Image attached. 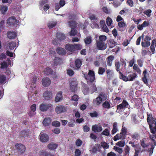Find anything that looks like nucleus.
<instances>
[{
  "label": "nucleus",
  "instance_id": "f8f14e48",
  "mask_svg": "<svg viewBox=\"0 0 156 156\" xmlns=\"http://www.w3.org/2000/svg\"><path fill=\"white\" fill-rule=\"evenodd\" d=\"M49 139V136L47 134L41 132L40 135V140L42 142H47Z\"/></svg>",
  "mask_w": 156,
  "mask_h": 156
},
{
  "label": "nucleus",
  "instance_id": "5701e85b",
  "mask_svg": "<svg viewBox=\"0 0 156 156\" xmlns=\"http://www.w3.org/2000/svg\"><path fill=\"white\" fill-rule=\"evenodd\" d=\"M79 99V97L78 95L76 94H74V95L73 96L71 99L72 101H74V102L73 103V104L74 106H77L78 104V101Z\"/></svg>",
  "mask_w": 156,
  "mask_h": 156
},
{
  "label": "nucleus",
  "instance_id": "69168bd1",
  "mask_svg": "<svg viewBox=\"0 0 156 156\" xmlns=\"http://www.w3.org/2000/svg\"><path fill=\"white\" fill-rule=\"evenodd\" d=\"M90 26L93 28H99V26L98 23H96V22H93V23H91L90 24Z\"/></svg>",
  "mask_w": 156,
  "mask_h": 156
},
{
  "label": "nucleus",
  "instance_id": "39448f33",
  "mask_svg": "<svg viewBox=\"0 0 156 156\" xmlns=\"http://www.w3.org/2000/svg\"><path fill=\"white\" fill-rule=\"evenodd\" d=\"M84 76L86 79L87 81H93L95 79V74L94 72L92 71L91 70H89L88 74H84Z\"/></svg>",
  "mask_w": 156,
  "mask_h": 156
},
{
  "label": "nucleus",
  "instance_id": "6e6552de",
  "mask_svg": "<svg viewBox=\"0 0 156 156\" xmlns=\"http://www.w3.org/2000/svg\"><path fill=\"white\" fill-rule=\"evenodd\" d=\"M96 44L97 48L100 50H103L107 48V45L105 43L102 42L100 39H99L98 41H97Z\"/></svg>",
  "mask_w": 156,
  "mask_h": 156
},
{
  "label": "nucleus",
  "instance_id": "bf43d9fd",
  "mask_svg": "<svg viewBox=\"0 0 156 156\" xmlns=\"http://www.w3.org/2000/svg\"><path fill=\"white\" fill-rule=\"evenodd\" d=\"M8 67L7 61L6 62H3L1 63V69H5L7 68Z\"/></svg>",
  "mask_w": 156,
  "mask_h": 156
},
{
  "label": "nucleus",
  "instance_id": "09e8293b",
  "mask_svg": "<svg viewBox=\"0 0 156 156\" xmlns=\"http://www.w3.org/2000/svg\"><path fill=\"white\" fill-rule=\"evenodd\" d=\"M57 51L58 54L60 55L64 54L66 53L64 49L62 48H58Z\"/></svg>",
  "mask_w": 156,
  "mask_h": 156
},
{
  "label": "nucleus",
  "instance_id": "72a5a7b5",
  "mask_svg": "<svg viewBox=\"0 0 156 156\" xmlns=\"http://www.w3.org/2000/svg\"><path fill=\"white\" fill-rule=\"evenodd\" d=\"M57 146L58 145L56 144L53 143L49 144L48 145V148L50 149H52V150L56 148Z\"/></svg>",
  "mask_w": 156,
  "mask_h": 156
},
{
  "label": "nucleus",
  "instance_id": "5fc2aeb1",
  "mask_svg": "<svg viewBox=\"0 0 156 156\" xmlns=\"http://www.w3.org/2000/svg\"><path fill=\"white\" fill-rule=\"evenodd\" d=\"M144 34H142V35L140 37L138 38L137 40L136 41V45H138L140 44L141 41V39L142 38L143 40V38L144 37Z\"/></svg>",
  "mask_w": 156,
  "mask_h": 156
},
{
  "label": "nucleus",
  "instance_id": "cd10ccee",
  "mask_svg": "<svg viewBox=\"0 0 156 156\" xmlns=\"http://www.w3.org/2000/svg\"><path fill=\"white\" fill-rule=\"evenodd\" d=\"M75 47L74 45L70 44H67L65 46V48L67 50L69 51H73L75 50Z\"/></svg>",
  "mask_w": 156,
  "mask_h": 156
},
{
  "label": "nucleus",
  "instance_id": "f257e3e1",
  "mask_svg": "<svg viewBox=\"0 0 156 156\" xmlns=\"http://www.w3.org/2000/svg\"><path fill=\"white\" fill-rule=\"evenodd\" d=\"M37 78L36 77H34L32 80H30V91L28 94V98L30 101H36L35 97L36 94H37V90H35L36 87L35 83L36 82Z\"/></svg>",
  "mask_w": 156,
  "mask_h": 156
},
{
  "label": "nucleus",
  "instance_id": "680f3d73",
  "mask_svg": "<svg viewBox=\"0 0 156 156\" xmlns=\"http://www.w3.org/2000/svg\"><path fill=\"white\" fill-rule=\"evenodd\" d=\"M99 39L102 42L105 43V41L107 39V37L105 35H100L99 37Z\"/></svg>",
  "mask_w": 156,
  "mask_h": 156
},
{
  "label": "nucleus",
  "instance_id": "338daca9",
  "mask_svg": "<svg viewBox=\"0 0 156 156\" xmlns=\"http://www.w3.org/2000/svg\"><path fill=\"white\" fill-rule=\"evenodd\" d=\"M81 151L79 149H76L75 151V155L76 156H80L81 155Z\"/></svg>",
  "mask_w": 156,
  "mask_h": 156
},
{
  "label": "nucleus",
  "instance_id": "b1692460",
  "mask_svg": "<svg viewBox=\"0 0 156 156\" xmlns=\"http://www.w3.org/2000/svg\"><path fill=\"white\" fill-rule=\"evenodd\" d=\"M51 122V120L50 118H45L43 121V123L44 126H47L50 125Z\"/></svg>",
  "mask_w": 156,
  "mask_h": 156
},
{
  "label": "nucleus",
  "instance_id": "393cba45",
  "mask_svg": "<svg viewBox=\"0 0 156 156\" xmlns=\"http://www.w3.org/2000/svg\"><path fill=\"white\" fill-rule=\"evenodd\" d=\"M57 23L56 21H51L48 22V26L49 28H52L55 27Z\"/></svg>",
  "mask_w": 156,
  "mask_h": 156
},
{
  "label": "nucleus",
  "instance_id": "de8ad7c7",
  "mask_svg": "<svg viewBox=\"0 0 156 156\" xmlns=\"http://www.w3.org/2000/svg\"><path fill=\"white\" fill-rule=\"evenodd\" d=\"M151 142H152L151 144V148L150 150H149V151L150 152L149 155L150 156L151 155H152V154H153L154 149L156 145V144H154L153 142H152V141H151Z\"/></svg>",
  "mask_w": 156,
  "mask_h": 156
},
{
  "label": "nucleus",
  "instance_id": "9d476101",
  "mask_svg": "<svg viewBox=\"0 0 156 156\" xmlns=\"http://www.w3.org/2000/svg\"><path fill=\"white\" fill-rule=\"evenodd\" d=\"M51 81L50 78L48 77H44L41 80V83L42 85L44 86L47 87L49 86L51 83Z\"/></svg>",
  "mask_w": 156,
  "mask_h": 156
},
{
  "label": "nucleus",
  "instance_id": "dca6fc26",
  "mask_svg": "<svg viewBox=\"0 0 156 156\" xmlns=\"http://www.w3.org/2000/svg\"><path fill=\"white\" fill-rule=\"evenodd\" d=\"M53 94L51 91H46L43 94V97L45 99H48L52 97Z\"/></svg>",
  "mask_w": 156,
  "mask_h": 156
},
{
  "label": "nucleus",
  "instance_id": "c85d7f7f",
  "mask_svg": "<svg viewBox=\"0 0 156 156\" xmlns=\"http://www.w3.org/2000/svg\"><path fill=\"white\" fill-rule=\"evenodd\" d=\"M106 22L107 25L110 28L114 27V26L112 25V20L110 17H108L106 19Z\"/></svg>",
  "mask_w": 156,
  "mask_h": 156
},
{
  "label": "nucleus",
  "instance_id": "ea45409f",
  "mask_svg": "<svg viewBox=\"0 0 156 156\" xmlns=\"http://www.w3.org/2000/svg\"><path fill=\"white\" fill-rule=\"evenodd\" d=\"M84 42L86 44H89L91 43L92 41V37L90 36H88L85 39Z\"/></svg>",
  "mask_w": 156,
  "mask_h": 156
},
{
  "label": "nucleus",
  "instance_id": "7ed1b4c3",
  "mask_svg": "<svg viewBox=\"0 0 156 156\" xmlns=\"http://www.w3.org/2000/svg\"><path fill=\"white\" fill-rule=\"evenodd\" d=\"M137 76L136 73L129 74L127 76L123 75L121 72H119V77L125 81H133Z\"/></svg>",
  "mask_w": 156,
  "mask_h": 156
},
{
  "label": "nucleus",
  "instance_id": "0e129e2a",
  "mask_svg": "<svg viewBox=\"0 0 156 156\" xmlns=\"http://www.w3.org/2000/svg\"><path fill=\"white\" fill-rule=\"evenodd\" d=\"M101 145L104 149L108 148L109 147L108 144L105 142H101Z\"/></svg>",
  "mask_w": 156,
  "mask_h": 156
},
{
  "label": "nucleus",
  "instance_id": "8fccbe9b",
  "mask_svg": "<svg viewBox=\"0 0 156 156\" xmlns=\"http://www.w3.org/2000/svg\"><path fill=\"white\" fill-rule=\"evenodd\" d=\"M16 44L15 42H10L9 43V48L10 49H13L16 46Z\"/></svg>",
  "mask_w": 156,
  "mask_h": 156
},
{
  "label": "nucleus",
  "instance_id": "4c0bfd02",
  "mask_svg": "<svg viewBox=\"0 0 156 156\" xmlns=\"http://www.w3.org/2000/svg\"><path fill=\"white\" fill-rule=\"evenodd\" d=\"M110 131V130L108 129H105L102 132L101 134L104 136H109L111 135Z\"/></svg>",
  "mask_w": 156,
  "mask_h": 156
},
{
  "label": "nucleus",
  "instance_id": "c9c22d12",
  "mask_svg": "<svg viewBox=\"0 0 156 156\" xmlns=\"http://www.w3.org/2000/svg\"><path fill=\"white\" fill-rule=\"evenodd\" d=\"M108 44L110 48H112L117 45V43L114 39H110L108 42Z\"/></svg>",
  "mask_w": 156,
  "mask_h": 156
},
{
  "label": "nucleus",
  "instance_id": "20e7f679",
  "mask_svg": "<svg viewBox=\"0 0 156 156\" xmlns=\"http://www.w3.org/2000/svg\"><path fill=\"white\" fill-rule=\"evenodd\" d=\"M26 147L22 144H16L14 147V151L18 154H23L26 150Z\"/></svg>",
  "mask_w": 156,
  "mask_h": 156
},
{
  "label": "nucleus",
  "instance_id": "ddd939ff",
  "mask_svg": "<svg viewBox=\"0 0 156 156\" xmlns=\"http://www.w3.org/2000/svg\"><path fill=\"white\" fill-rule=\"evenodd\" d=\"M17 21L15 17H12L7 20V23L9 25H14L16 24Z\"/></svg>",
  "mask_w": 156,
  "mask_h": 156
},
{
  "label": "nucleus",
  "instance_id": "473e14b6",
  "mask_svg": "<svg viewBox=\"0 0 156 156\" xmlns=\"http://www.w3.org/2000/svg\"><path fill=\"white\" fill-rule=\"evenodd\" d=\"M131 150V148L129 146H126L125 147L124 150V155L127 156L129 155V151Z\"/></svg>",
  "mask_w": 156,
  "mask_h": 156
},
{
  "label": "nucleus",
  "instance_id": "37998d69",
  "mask_svg": "<svg viewBox=\"0 0 156 156\" xmlns=\"http://www.w3.org/2000/svg\"><path fill=\"white\" fill-rule=\"evenodd\" d=\"M44 73L46 74H51L52 69L49 67H47L45 68L44 70Z\"/></svg>",
  "mask_w": 156,
  "mask_h": 156
},
{
  "label": "nucleus",
  "instance_id": "1a4fd4ad",
  "mask_svg": "<svg viewBox=\"0 0 156 156\" xmlns=\"http://www.w3.org/2000/svg\"><path fill=\"white\" fill-rule=\"evenodd\" d=\"M92 129L93 131L95 133H98V132L102 131L103 128L101 123H98L97 125H93L92 127Z\"/></svg>",
  "mask_w": 156,
  "mask_h": 156
},
{
  "label": "nucleus",
  "instance_id": "4468645a",
  "mask_svg": "<svg viewBox=\"0 0 156 156\" xmlns=\"http://www.w3.org/2000/svg\"><path fill=\"white\" fill-rule=\"evenodd\" d=\"M66 107L65 106H62V105H58L56 106L55 108V111L58 114L62 113L66 111Z\"/></svg>",
  "mask_w": 156,
  "mask_h": 156
},
{
  "label": "nucleus",
  "instance_id": "a211bd4d",
  "mask_svg": "<svg viewBox=\"0 0 156 156\" xmlns=\"http://www.w3.org/2000/svg\"><path fill=\"white\" fill-rule=\"evenodd\" d=\"M143 74L144 75V76L143 78H142V80L144 83L146 84H148L147 77L149 75V74L148 73V72L146 70L144 71L143 72Z\"/></svg>",
  "mask_w": 156,
  "mask_h": 156
},
{
  "label": "nucleus",
  "instance_id": "f03ea898",
  "mask_svg": "<svg viewBox=\"0 0 156 156\" xmlns=\"http://www.w3.org/2000/svg\"><path fill=\"white\" fill-rule=\"evenodd\" d=\"M150 129L151 133L153 134L152 136H150L151 140L154 144H156V122L155 119L153 120L152 124H150Z\"/></svg>",
  "mask_w": 156,
  "mask_h": 156
},
{
  "label": "nucleus",
  "instance_id": "e2e57ef3",
  "mask_svg": "<svg viewBox=\"0 0 156 156\" xmlns=\"http://www.w3.org/2000/svg\"><path fill=\"white\" fill-rule=\"evenodd\" d=\"M114 148L115 151L119 153H122L123 152V150L122 148H120L119 147H115L114 146Z\"/></svg>",
  "mask_w": 156,
  "mask_h": 156
},
{
  "label": "nucleus",
  "instance_id": "4be33fe9",
  "mask_svg": "<svg viewBox=\"0 0 156 156\" xmlns=\"http://www.w3.org/2000/svg\"><path fill=\"white\" fill-rule=\"evenodd\" d=\"M119 130L118 128V124L117 122H114L113 123V128L112 131V134H115V133H117V131Z\"/></svg>",
  "mask_w": 156,
  "mask_h": 156
},
{
  "label": "nucleus",
  "instance_id": "c03bdc74",
  "mask_svg": "<svg viewBox=\"0 0 156 156\" xmlns=\"http://www.w3.org/2000/svg\"><path fill=\"white\" fill-rule=\"evenodd\" d=\"M76 67L77 69L80 68L82 64V61L80 59H76L75 62Z\"/></svg>",
  "mask_w": 156,
  "mask_h": 156
},
{
  "label": "nucleus",
  "instance_id": "bb28decb",
  "mask_svg": "<svg viewBox=\"0 0 156 156\" xmlns=\"http://www.w3.org/2000/svg\"><path fill=\"white\" fill-rule=\"evenodd\" d=\"M141 145L143 147H146L149 146V144L148 143V139H144L141 141Z\"/></svg>",
  "mask_w": 156,
  "mask_h": 156
},
{
  "label": "nucleus",
  "instance_id": "e433bc0d",
  "mask_svg": "<svg viewBox=\"0 0 156 156\" xmlns=\"http://www.w3.org/2000/svg\"><path fill=\"white\" fill-rule=\"evenodd\" d=\"M100 145L99 144H95L94 146H93V147L90 150V151L92 153H96Z\"/></svg>",
  "mask_w": 156,
  "mask_h": 156
},
{
  "label": "nucleus",
  "instance_id": "052dcab7",
  "mask_svg": "<svg viewBox=\"0 0 156 156\" xmlns=\"http://www.w3.org/2000/svg\"><path fill=\"white\" fill-rule=\"evenodd\" d=\"M103 106L104 107L106 108H110L111 107L108 101H105L103 104Z\"/></svg>",
  "mask_w": 156,
  "mask_h": 156
},
{
  "label": "nucleus",
  "instance_id": "864d4df0",
  "mask_svg": "<svg viewBox=\"0 0 156 156\" xmlns=\"http://www.w3.org/2000/svg\"><path fill=\"white\" fill-rule=\"evenodd\" d=\"M113 6L117 8V7H118V6H119V5H120V2L119 0H115L113 2Z\"/></svg>",
  "mask_w": 156,
  "mask_h": 156
},
{
  "label": "nucleus",
  "instance_id": "7c9ffc66",
  "mask_svg": "<svg viewBox=\"0 0 156 156\" xmlns=\"http://www.w3.org/2000/svg\"><path fill=\"white\" fill-rule=\"evenodd\" d=\"M114 57L113 56L111 55L108 57L107 60V64L108 66H111L112 64V61L114 59Z\"/></svg>",
  "mask_w": 156,
  "mask_h": 156
},
{
  "label": "nucleus",
  "instance_id": "774afa93",
  "mask_svg": "<svg viewBox=\"0 0 156 156\" xmlns=\"http://www.w3.org/2000/svg\"><path fill=\"white\" fill-rule=\"evenodd\" d=\"M40 156H47L48 154L45 150H42L40 152Z\"/></svg>",
  "mask_w": 156,
  "mask_h": 156
},
{
  "label": "nucleus",
  "instance_id": "3c124183",
  "mask_svg": "<svg viewBox=\"0 0 156 156\" xmlns=\"http://www.w3.org/2000/svg\"><path fill=\"white\" fill-rule=\"evenodd\" d=\"M68 25L71 27H77V24L75 21H72V22H68Z\"/></svg>",
  "mask_w": 156,
  "mask_h": 156
},
{
  "label": "nucleus",
  "instance_id": "412c9836",
  "mask_svg": "<svg viewBox=\"0 0 156 156\" xmlns=\"http://www.w3.org/2000/svg\"><path fill=\"white\" fill-rule=\"evenodd\" d=\"M149 25V22L148 21H144L141 25H138L137 28L139 30H142L144 27H147Z\"/></svg>",
  "mask_w": 156,
  "mask_h": 156
},
{
  "label": "nucleus",
  "instance_id": "aec40b11",
  "mask_svg": "<svg viewBox=\"0 0 156 156\" xmlns=\"http://www.w3.org/2000/svg\"><path fill=\"white\" fill-rule=\"evenodd\" d=\"M7 37L9 39H14L16 36V34L15 31H8L7 34Z\"/></svg>",
  "mask_w": 156,
  "mask_h": 156
},
{
  "label": "nucleus",
  "instance_id": "a19ab883",
  "mask_svg": "<svg viewBox=\"0 0 156 156\" xmlns=\"http://www.w3.org/2000/svg\"><path fill=\"white\" fill-rule=\"evenodd\" d=\"M107 76L108 78H110L114 74V72L112 70L108 69L106 70Z\"/></svg>",
  "mask_w": 156,
  "mask_h": 156
},
{
  "label": "nucleus",
  "instance_id": "2eb2a0df",
  "mask_svg": "<svg viewBox=\"0 0 156 156\" xmlns=\"http://www.w3.org/2000/svg\"><path fill=\"white\" fill-rule=\"evenodd\" d=\"M129 105L127 102L126 101H123L122 103L117 106V109L120 110V109L125 108H129Z\"/></svg>",
  "mask_w": 156,
  "mask_h": 156
},
{
  "label": "nucleus",
  "instance_id": "f704fd0d",
  "mask_svg": "<svg viewBox=\"0 0 156 156\" xmlns=\"http://www.w3.org/2000/svg\"><path fill=\"white\" fill-rule=\"evenodd\" d=\"M30 132L29 130H24L22 131L20 133V135L21 136L26 137L29 135Z\"/></svg>",
  "mask_w": 156,
  "mask_h": 156
},
{
  "label": "nucleus",
  "instance_id": "49530a36",
  "mask_svg": "<svg viewBox=\"0 0 156 156\" xmlns=\"http://www.w3.org/2000/svg\"><path fill=\"white\" fill-rule=\"evenodd\" d=\"M57 37L58 39L60 40H63L65 38V36L64 34H63L62 33H57Z\"/></svg>",
  "mask_w": 156,
  "mask_h": 156
},
{
  "label": "nucleus",
  "instance_id": "423d86ee",
  "mask_svg": "<svg viewBox=\"0 0 156 156\" xmlns=\"http://www.w3.org/2000/svg\"><path fill=\"white\" fill-rule=\"evenodd\" d=\"M106 97L105 94H100L96 98L93 99V103L94 104L99 105L101 103L103 100L106 99Z\"/></svg>",
  "mask_w": 156,
  "mask_h": 156
},
{
  "label": "nucleus",
  "instance_id": "58836bf2",
  "mask_svg": "<svg viewBox=\"0 0 156 156\" xmlns=\"http://www.w3.org/2000/svg\"><path fill=\"white\" fill-rule=\"evenodd\" d=\"M151 44L150 41H143L141 42V45L143 47H147Z\"/></svg>",
  "mask_w": 156,
  "mask_h": 156
},
{
  "label": "nucleus",
  "instance_id": "f3484780",
  "mask_svg": "<svg viewBox=\"0 0 156 156\" xmlns=\"http://www.w3.org/2000/svg\"><path fill=\"white\" fill-rule=\"evenodd\" d=\"M156 47V38H154L151 43L150 49L152 54L155 53V47Z\"/></svg>",
  "mask_w": 156,
  "mask_h": 156
},
{
  "label": "nucleus",
  "instance_id": "0eeeda50",
  "mask_svg": "<svg viewBox=\"0 0 156 156\" xmlns=\"http://www.w3.org/2000/svg\"><path fill=\"white\" fill-rule=\"evenodd\" d=\"M77 82L76 79L70 80V90L71 91L75 92L77 89Z\"/></svg>",
  "mask_w": 156,
  "mask_h": 156
},
{
  "label": "nucleus",
  "instance_id": "6ab92c4d",
  "mask_svg": "<svg viewBox=\"0 0 156 156\" xmlns=\"http://www.w3.org/2000/svg\"><path fill=\"white\" fill-rule=\"evenodd\" d=\"M63 98V97L62 95V91H59L55 97V101L57 102H58V101L62 100Z\"/></svg>",
  "mask_w": 156,
  "mask_h": 156
},
{
  "label": "nucleus",
  "instance_id": "13d9d810",
  "mask_svg": "<svg viewBox=\"0 0 156 156\" xmlns=\"http://www.w3.org/2000/svg\"><path fill=\"white\" fill-rule=\"evenodd\" d=\"M116 144L120 147H123L125 145V142L124 140H121L117 143Z\"/></svg>",
  "mask_w": 156,
  "mask_h": 156
},
{
  "label": "nucleus",
  "instance_id": "9b49d317",
  "mask_svg": "<svg viewBox=\"0 0 156 156\" xmlns=\"http://www.w3.org/2000/svg\"><path fill=\"white\" fill-rule=\"evenodd\" d=\"M51 106V104H48L46 103H41L40 105V110L41 111H46L48 109H49V108Z\"/></svg>",
  "mask_w": 156,
  "mask_h": 156
},
{
  "label": "nucleus",
  "instance_id": "603ef678",
  "mask_svg": "<svg viewBox=\"0 0 156 156\" xmlns=\"http://www.w3.org/2000/svg\"><path fill=\"white\" fill-rule=\"evenodd\" d=\"M6 77L4 75H0V83H3L6 82Z\"/></svg>",
  "mask_w": 156,
  "mask_h": 156
},
{
  "label": "nucleus",
  "instance_id": "a878e982",
  "mask_svg": "<svg viewBox=\"0 0 156 156\" xmlns=\"http://www.w3.org/2000/svg\"><path fill=\"white\" fill-rule=\"evenodd\" d=\"M154 119H155V118H153L152 114H147V121L149 124V127L150 128V124L151 123H153V120Z\"/></svg>",
  "mask_w": 156,
  "mask_h": 156
},
{
  "label": "nucleus",
  "instance_id": "6e6d98bb",
  "mask_svg": "<svg viewBox=\"0 0 156 156\" xmlns=\"http://www.w3.org/2000/svg\"><path fill=\"white\" fill-rule=\"evenodd\" d=\"M90 89L91 90L92 93H93L94 92L96 91L97 90V88L96 87V85L95 83H93L91 86L90 87Z\"/></svg>",
  "mask_w": 156,
  "mask_h": 156
},
{
  "label": "nucleus",
  "instance_id": "a18cd8bd",
  "mask_svg": "<svg viewBox=\"0 0 156 156\" xmlns=\"http://www.w3.org/2000/svg\"><path fill=\"white\" fill-rule=\"evenodd\" d=\"M8 7L7 6L2 5L1 7L0 11L2 13L5 14V12L7 11Z\"/></svg>",
  "mask_w": 156,
  "mask_h": 156
},
{
  "label": "nucleus",
  "instance_id": "79ce46f5",
  "mask_svg": "<svg viewBox=\"0 0 156 156\" xmlns=\"http://www.w3.org/2000/svg\"><path fill=\"white\" fill-rule=\"evenodd\" d=\"M133 68L134 70H135V72H136L137 73H138L139 74H141V71L139 67H138L137 65L136 64H134V66L133 67Z\"/></svg>",
  "mask_w": 156,
  "mask_h": 156
},
{
  "label": "nucleus",
  "instance_id": "4d7b16f0",
  "mask_svg": "<svg viewBox=\"0 0 156 156\" xmlns=\"http://www.w3.org/2000/svg\"><path fill=\"white\" fill-rule=\"evenodd\" d=\"M77 31L74 28H72L70 32V35L71 36H75L77 34Z\"/></svg>",
  "mask_w": 156,
  "mask_h": 156
},
{
  "label": "nucleus",
  "instance_id": "2f4dec72",
  "mask_svg": "<svg viewBox=\"0 0 156 156\" xmlns=\"http://www.w3.org/2000/svg\"><path fill=\"white\" fill-rule=\"evenodd\" d=\"M48 1L47 0H41L39 2V8L41 10H42L43 9V6L44 5H45L46 3H48Z\"/></svg>",
  "mask_w": 156,
  "mask_h": 156
},
{
  "label": "nucleus",
  "instance_id": "c756f323",
  "mask_svg": "<svg viewBox=\"0 0 156 156\" xmlns=\"http://www.w3.org/2000/svg\"><path fill=\"white\" fill-rule=\"evenodd\" d=\"M123 139V136L122 134V130L121 132L119 134H117L114 137V140L115 141L117 140H119V139Z\"/></svg>",
  "mask_w": 156,
  "mask_h": 156
}]
</instances>
